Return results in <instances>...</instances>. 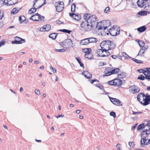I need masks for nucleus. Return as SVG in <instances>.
Instances as JSON below:
<instances>
[{"label":"nucleus","mask_w":150,"mask_h":150,"mask_svg":"<svg viewBox=\"0 0 150 150\" xmlns=\"http://www.w3.org/2000/svg\"><path fill=\"white\" fill-rule=\"evenodd\" d=\"M85 20L81 24L80 30L83 31H88L92 27L97 25L98 23V18L95 15L91 16L90 14L86 13L83 16Z\"/></svg>","instance_id":"f257e3e1"},{"label":"nucleus","mask_w":150,"mask_h":150,"mask_svg":"<svg viewBox=\"0 0 150 150\" xmlns=\"http://www.w3.org/2000/svg\"><path fill=\"white\" fill-rule=\"evenodd\" d=\"M137 99L142 104L145 106L150 103V95L147 93L145 95L143 93H140L137 95Z\"/></svg>","instance_id":"f03ea898"},{"label":"nucleus","mask_w":150,"mask_h":150,"mask_svg":"<svg viewBox=\"0 0 150 150\" xmlns=\"http://www.w3.org/2000/svg\"><path fill=\"white\" fill-rule=\"evenodd\" d=\"M100 46H104L105 50H111L114 48L115 45L110 40H105L102 42L100 45Z\"/></svg>","instance_id":"7ed1b4c3"},{"label":"nucleus","mask_w":150,"mask_h":150,"mask_svg":"<svg viewBox=\"0 0 150 150\" xmlns=\"http://www.w3.org/2000/svg\"><path fill=\"white\" fill-rule=\"evenodd\" d=\"M119 69L116 68L113 69V68L110 67L106 68L104 71L105 74L103 76V77L108 76L112 74H114L119 72Z\"/></svg>","instance_id":"20e7f679"},{"label":"nucleus","mask_w":150,"mask_h":150,"mask_svg":"<svg viewBox=\"0 0 150 150\" xmlns=\"http://www.w3.org/2000/svg\"><path fill=\"white\" fill-rule=\"evenodd\" d=\"M137 3L138 6L140 8H143L146 10L150 9L149 3L146 2L144 0H138Z\"/></svg>","instance_id":"39448f33"},{"label":"nucleus","mask_w":150,"mask_h":150,"mask_svg":"<svg viewBox=\"0 0 150 150\" xmlns=\"http://www.w3.org/2000/svg\"><path fill=\"white\" fill-rule=\"evenodd\" d=\"M110 23L109 20L106 21L105 22V23L106 24L105 26H103V25H102L101 23L99 22L96 25V28L98 30H104L111 25Z\"/></svg>","instance_id":"423d86ee"},{"label":"nucleus","mask_w":150,"mask_h":150,"mask_svg":"<svg viewBox=\"0 0 150 150\" xmlns=\"http://www.w3.org/2000/svg\"><path fill=\"white\" fill-rule=\"evenodd\" d=\"M59 44L62 47L66 48L70 47L72 46V41L70 39H67L63 42L59 43Z\"/></svg>","instance_id":"0eeeda50"},{"label":"nucleus","mask_w":150,"mask_h":150,"mask_svg":"<svg viewBox=\"0 0 150 150\" xmlns=\"http://www.w3.org/2000/svg\"><path fill=\"white\" fill-rule=\"evenodd\" d=\"M112 28V29H110L109 33L110 35L112 36H115L118 35L120 33V28L116 26Z\"/></svg>","instance_id":"6e6552de"},{"label":"nucleus","mask_w":150,"mask_h":150,"mask_svg":"<svg viewBox=\"0 0 150 150\" xmlns=\"http://www.w3.org/2000/svg\"><path fill=\"white\" fill-rule=\"evenodd\" d=\"M140 145L142 147H143L144 145H146L150 144V139H146L145 137L142 135V138L140 141Z\"/></svg>","instance_id":"1a4fd4ad"},{"label":"nucleus","mask_w":150,"mask_h":150,"mask_svg":"<svg viewBox=\"0 0 150 150\" xmlns=\"http://www.w3.org/2000/svg\"><path fill=\"white\" fill-rule=\"evenodd\" d=\"M36 2L37 3L38 5H40L37 8H39L45 4L46 3V1L45 0H35L33 1V7L34 6V5Z\"/></svg>","instance_id":"9d476101"},{"label":"nucleus","mask_w":150,"mask_h":150,"mask_svg":"<svg viewBox=\"0 0 150 150\" xmlns=\"http://www.w3.org/2000/svg\"><path fill=\"white\" fill-rule=\"evenodd\" d=\"M129 89L130 91L133 94L137 93L140 91L139 88L137 86L135 85L131 86Z\"/></svg>","instance_id":"9b49d317"},{"label":"nucleus","mask_w":150,"mask_h":150,"mask_svg":"<svg viewBox=\"0 0 150 150\" xmlns=\"http://www.w3.org/2000/svg\"><path fill=\"white\" fill-rule=\"evenodd\" d=\"M30 18L33 21H39L42 20L41 16L38 13L35 15L32 16Z\"/></svg>","instance_id":"f8f14e48"},{"label":"nucleus","mask_w":150,"mask_h":150,"mask_svg":"<svg viewBox=\"0 0 150 150\" xmlns=\"http://www.w3.org/2000/svg\"><path fill=\"white\" fill-rule=\"evenodd\" d=\"M101 49H99L96 50V53L98 54V55L99 57H105V55L104 54H103V53H104V46H100Z\"/></svg>","instance_id":"ddd939ff"},{"label":"nucleus","mask_w":150,"mask_h":150,"mask_svg":"<svg viewBox=\"0 0 150 150\" xmlns=\"http://www.w3.org/2000/svg\"><path fill=\"white\" fill-rule=\"evenodd\" d=\"M6 4L7 6H11L14 5L18 2V0H5Z\"/></svg>","instance_id":"4468645a"},{"label":"nucleus","mask_w":150,"mask_h":150,"mask_svg":"<svg viewBox=\"0 0 150 150\" xmlns=\"http://www.w3.org/2000/svg\"><path fill=\"white\" fill-rule=\"evenodd\" d=\"M110 101L114 105H119L121 102L120 100L117 99L110 97L109 98Z\"/></svg>","instance_id":"2eb2a0df"},{"label":"nucleus","mask_w":150,"mask_h":150,"mask_svg":"<svg viewBox=\"0 0 150 150\" xmlns=\"http://www.w3.org/2000/svg\"><path fill=\"white\" fill-rule=\"evenodd\" d=\"M82 75L87 79H90L92 77V75L88 71H84L82 73Z\"/></svg>","instance_id":"dca6fc26"},{"label":"nucleus","mask_w":150,"mask_h":150,"mask_svg":"<svg viewBox=\"0 0 150 150\" xmlns=\"http://www.w3.org/2000/svg\"><path fill=\"white\" fill-rule=\"evenodd\" d=\"M114 81H115V86H121L122 83V80L119 79H115Z\"/></svg>","instance_id":"f3484780"},{"label":"nucleus","mask_w":150,"mask_h":150,"mask_svg":"<svg viewBox=\"0 0 150 150\" xmlns=\"http://www.w3.org/2000/svg\"><path fill=\"white\" fill-rule=\"evenodd\" d=\"M90 43L89 40L88 38H86L82 40L80 42L81 45H87Z\"/></svg>","instance_id":"a211bd4d"},{"label":"nucleus","mask_w":150,"mask_h":150,"mask_svg":"<svg viewBox=\"0 0 150 150\" xmlns=\"http://www.w3.org/2000/svg\"><path fill=\"white\" fill-rule=\"evenodd\" d=\"M55 6L56 7L57 11L58 12H61L63 9L64 6H58L57 4H55Z\"/></svg>","instance_id":"6ab92c4d"},{"label":"nucleus","mask_w":150,"mask_h":150,"mask_svg":"<svg viewBox=\"0 0 150 150\" xmlns=\"http://www.w3.org/2000/svg\"><path fill=\"white\" fill-rule=\"evenodd\" d=\"M69 15L70 16L72 17L74 19L76 20L77 21L79 20L80 19L78 15L74 13H70Z\"/></svg>","instance_id":"aec40b11"},{"label":"nucleus","mask_w":150,"mask_h":150,"mask_svg":"<svg viewBox=\"0 0 150 150\" xmlns=\"http://www.w3.org/2000/svg\"><path fill=\"white\" fill-rule=\"evenodd\" d=\"M146 29V27L145 26H143L137 28V30L140 33L144 31Z\"/></svg>","instance_id":"412c9836"},{"label":"nucleus","mask_w":150,"mask_h":150,"mask_svg":"<svg viewBox=\"0 0 150 150\" xmlns=\"http://www.w3.org/2000/svg\"><path fill=\"white\" fill-rule=\"evenodd\" d=\"M126 74L123 72H122L118 74L117 77L119 78H123L126 76Z\"/></svg>","instance_id":"4be33fe9"},{"label":"nucleus","mask_w":150,"mask_h":150,"mask_svg":"<svg viewBox=\"0 0 150 150\" xmlns=\"http://www.w3.org/2000/svg\"><path fill=\"white\" fill-rule=\"evenodd\" d=\"M149 13L150 12H149L147 11H142L139 12L138 13V14L141 16H144L146 15L147 14H149Z\"/></svg>","instance_id":"5701e85b"},{"label":"nucleus","mask_w":150,"mask_h":150,"mask_svg":"<svg viewBox=\"0 0 150 150\" xmlns=\"http://www.w3.org/2000/svg\"><path fill=\"white\" fill-rule=\"evenodd\" d=\"M150 129V125L149 124H147L144 125L143 129H142V131H148Z\"/></svg>","instance_id":"b1692460"},{"label":"nucleus","mask_w":150,"mask_h":150,"mask_svg":"<svg viewBox=\"0 0 150 150\" xmlns=\"http://www.w3.org/2000/svg\"><path fill=\"white\" fill-rule=\"evenodd\" d=\"M88 40H89L90 43L96 42L98 41V39L94 37H91L88 38Z\"/></svg>","instance_id":"393cba45"},{"label":"nucleus","mask_w":150,"mask_h":150,"mask_svg":"<svg viewBox=\"0 0 150 150\" xmlns=\"http://www.w3.org/2000/svg\"><path fill=\"white\" fill-rule=\"evenodd\" d=\"M15 40H16L17 41H19L18 42L21 43V44L22 43V41H24L25 42V40L24 39H22L18 37H16L15 38Z\"/></svg>","instance_id":"a878e982"},{"label":"nucleus","mask_w":150,"mask_h":150,"mask_svg":"<svg viewBox=\"0 0 150 150\" xmlns=\"http://www.w3.org/2000/svg\"><path fill=\"white\" fill-rule=\"evenodd\" d=\"M85 57L86 58H87L89 59H91L93 57V55L91 54V53H88L86 54H85Z\"/></svg>","instance_id":"bb28decb"},{"label":"nucleus","mask_w":150,"mask_h":150,"mask_svg":"<svg viewBox=\"0 0 150 150\" xmlns=\"http://www.w3.org/2000/svg\"><path fill=\"white\" fill-rule=\"evenodd\" d=\"M78 63L79 64L80 66L83 67L84 68V66L83 63L81 62V59L80 58H77V57H75Z\"/></svg>","instance_id":"cd10ccee"},{"label":"nucleus","mask_w":150,"mask_h":150,"mask_svg":"<svg viewBox=\"0 0 150 150\" xmlns=\"http://www.w3.org/2000/svg\"><path fill=\"white\" fill-rule=\"evenodd\" d=\"M57 36V34L56 33H52L49 35V37L51 38L53 40L55 39Z\"/></svg>","instance_id":"c85d7f7f"},{"label":"nucleus","mask_w":150,"mask_h":150,"mask_svg":"<svg viewBox=\"0 0 150 150\" xmlns=\"http://www.w3.org/2000/svg\"><path fill=\"white\" fill-rule=\"evenodd\" d=\"M83 52L85 53H91V48H86L82 49Z\"/></svg>","instance_id":"c756f323"},{"label":"nucleus","mask_w":150,"mask_h":150,"mask_svg":"<svg viewBox=\"0 0 150 150\" xmlns=\"http://www.w3.org/2000/svg\"><path fill=\"white\" fill-rule=\"evenodd\" d=\"M37 8H35L34 7L30 9L28 11V13L30 14H32L33 13L35 12Z\"/></svg>","instance_id":"7c9ffc66"},{"label":"nucleus","mask_w":150,"mask_h":150,"mask_svg":"<svg viewBox=\"0 0 150 150\" xmlns=\"http://www.w3.org/2000/svg\"><path fill=\"white\" fill-rule=\"evenodd\" d=\"M25 17L23 16H21L19 18V20L21 23L23 22L25 20Z\"/></svg>","instance_id":"2f4dec72"},{"label":"nucleus","mask_w":150,"mask_h":150,"mask_svg":"<svg viewBox=\"0 0 150 150\" xmlns=\"http://www.w3.org/2000/svg\"><path fill=\"white\" fill-rule=\"evenodd\" d=\"M44 28H45L46 31H48L51 28V27L50 25H47L44 26Z\"/></svg>","instance_id":"473e14b6"},{"label":"nucleus","mask_w":150,"mask_h":150,"mask_svg":"<svg viewBox=\"0 0 150 150\" xmlns=\"http://www.w3.org/2000/svg\"><path fill=\"white\" fill-rule=\"evenodd\" d=\"M19 10H18L16 8H15L13 9L11 11V13L13 14H16V13H17Z\"/></svg>","instance_id":"72a5a7b5"},{"label":"nucleus","mask_w":150,"mask_h":150,"mask_svg":"<svg viewBox=\"0 0 150 150\" xmlns=\"http://www.w3.org/2000/svg\"><path fill=\"white\" fill-rule=\"evenodd\" d=\"M71 12L73 13L75 11V4L74 3H73L71 6Z\"/></svg>","instance_id":"f704fd0d"},{"label":"nucleus","mask_w":150,"mask_h":150,"mask_svg":"<svg viewBox=\"0 0 150 150\" xmlns=\"http://www.w3.org/2000/svg\"><path fill=\"white\" fill-rule=\"evenodd\" d=\"M104 50V53H105L106 54H104L105 55V57L107 56L110 55V52L108 51V50Z\"/></svg>","instance_id":"c9c22d12"},{"label":"nucleus","mask_w":150,"mask_h":150,"mask_svg":"<svg viewBox=\"0 0 150 150\" xmlns=\"http://www.w3.org/2000/svg\"><path fill=\"white\" fill-rule=\"evenodd\" d=\"M60 31L62 32H63L64 33H67L69 34L71 32V31L69 30H67V29H61L60 30Z\"/></svg>","instance_id":"e433bc0d"},{"label":"nucleus","mask_w":150,"mask_h":150,"mask_svg":"<svg viewBox=\"0 0 150 150\" xmlns=\"http://www.w3.org/2000/svg\"><path fill=\"white\" fill-rule=\"evenodd\" d=\"M142 48L140 50L139 53H138V55H139V53H140L142 51L145 50L147 48V46H144L142 47Z\"/></svg>","instance_id":"4c0bfd02"},{"label":"nucleus","mask_w":150,"mask_h":150,"mask_svg":"<svg viewBox=\"0 0 150 150\" xmlns=\"http://www.w3.org/2000/svg\"><path fill=\"white\" fill-rule=\"evenodd\" d=\"M139 41L138 43L140 47H142L144 46L145 43L142 41H140L139 40H138Z\"/></svg>","instance_id":"58836bf2"},{"label":"nucleus","mask_w":150,"mask_h":150,"mask_svg":"<svg viewBox=\"0 0 150 150\" xmlns=\"http://www.w3.org/2000/svg\"><path fill=\"white\" fill-rule=\"evenodd\" d=\"M144 123H142L141 124H140L139 125L138 127H137V130H139L141 129H142L143 127V128L144 126Z\"/></svg>","instance_id":"ea45409f"},{"label":"nucleus","mask_w":150,"mask_h":150,"mask_svg":"<svg viewBox=\"0 0 150 150\" xmlns=\"http://www.w3.org/2000/svg\"><path fill=\"white\" fill-rule=\"evenodd\" d=\"M133 61L135 62H136L137 63H143V61L137 59L135 58L132 59Z\"/></svg>","instance_id":"a19ab883"},{"label":"nucleus","mask_w":150,"mask_h":150,"mask_svg":"<svg viewBox=\"0 0 150 150\" xmlns=\"http://www.w3.org/2000/svg\"><path fill=\"white\" fill-rule=\"evenodd\" d=\"M55 51H57L59 52H63L66 51V50L64 48H62L61 49H56L54 50Z\"/></svg>","instance_id":"79ce46f5"},{"label":"nucleus","mask_w":150,"mask_h":150,"mask_svg":"<svg viewBox=\"0 0 150 150\" xmlns=\"http://www.w3.org/2000/svg\"><path fill=\"white\" fill-rule=\"evenodd\" d=\"M138 79L143 80L145 79V77L142 75H139L137 78Z\"/></svg>","instance_id":"37998d69"},{"label":"nucleus","mask_w":150,"mask_h":150,"mask_svg":"<svg viewBox=\"0 0 150 150\" xmlns=\"http://www.w3.org/2000/svg\"><path fill=\"white\" fill-rule=\"evenodd\" d=\"M108 84L110 85L115 86V81H114V79L113 80L108 81Z\"/></svg>","instance_id":"c03bdc74"},{"label":"nucleus","mask_w":150,"mask_h":150,"mask_svg":"<svg viewBox=\"0 0 150 150\" xmlns=\"http://www.w3.org/2000/svg\"><path fill=\"white\" fill-rule=\"evenodd\" d=\"M96 86L97 87L99 88L101 90L103 89V87L99 83H98L96 84Z\"/></svg>","instance_id":"a18cd8bd"},{"label":"nucleus","mask_w":150,"mask_h":150,"mask_svg":"<svg viewBox=\"0 0 150 150\" xmlns=\"http://www.w3.org/2000/svg\"><path fill=\"white\" fill-rule=\"evenodd\" d=\"M110 8L109 7H107L105 9L104 12L106 13H108L110 11Z\"/></svg>","instance_id":"49530a36"},{"label":"nucleus","mask_w":150,"mask_h":150,"mask_svg":"<svg viewBox=\"0 0 150 150\" xmlns=\"http://www.w3.org/2000/svg\"><path fill=\"white\" fill-rule=\"evenodd\" d=\"M55 4H57V5L59 6H63L64 5V2L63 1L56 2Z\"/></svg>","instance_id":"de8ad7c7"},{"label":"nucleus","mask_w":150,"mask_h":150,"mask_svg":"<svg viewBox=\"0 0 150 150\" xmlns=\"http://www.w3.org/2000/svg\"><path fill=\"white\" fill-rule=\"evenodd\" d=\"M6 1L4 0V1L3 0H0V7L3 4H6Z\"/></svg>","instance_id":"09e8293b"},{"label":"nucleus","mask_w":150,"mask_h":150,"mask_svg":"<svg viewBox=\"0 0 150 150\" xmlns=\"http://www.w3.org/2000/svg\"><path fill=\"white\" fill-rule=\"evenodd\" d=\"M116 147L117 148V150H121V145L120 144H117L116 146Z\"/></svg>","instance_id":"8fccbe9b"},{"label":"nucleus","mask_w":150,"mask_h":150,"mask_svg":"<svg viewBox=\"0 0 150 150\" xmlns=\"http://www.w3.org/2000/svg\"><path fill=\"white\" fill-rule=\"evenodd\" d=\"M110 115L111 116H112L114 118H115L116 117L115 113V112L113 111H112L110 113Z\"/></svg>","instance_id":"3c124183"},{"label":"nucleus","mask_w":150,"mask_h":150,"mask_svg":"<svg viewBox=\"0 0 150 150\" xmlns=\"http://www.w3.org/2000/svg\"><path fill=\"white\" fill-rule=\"evenodd\" d=\"M50 69L52 70V72L54 73H56V69L55 68L53 67L52 66H51L50 67Z\"/></svg>","instance_id":"603ef678"},{"label":"nucleus","mask_w":150,"mask_h":150,"mask_svg":"<svg viewBox=\"0 0 150 150\" xmlns=\"http://www.w3.org/2000/svg\"><path fill=\"white\" fill-rule=\"evenodd\" d=\"M35 93L36 94L38 95H39L40 93V91L38 89H36L35 90Z\"/></svg>","instance_id":"864d4df0"},{"label":"nucleus","mask_w":150,"mask_h":150,"mask_svg":"<svg viewBox=\"0 0 150 150\" xmlns=\"http://www.w3.org/2000/svg\"><path fill=\"white\" fill-rule=\"evenodd\" d=\"M5 43V41L4 40H2L0 42V47L2 45H4Z\"/></svg>","instance_id":"5fc2aeb1"},{"label":"nucleus","mask_w":150,"mask_h":150,"mask_svg":"<svg viewBox=\"0 0 150 150\" xmlns=\"http://www.w3.org/2000/svg\"><path fill=\"white\" fill-rule=\"evenodd\" d=\"M129 144L130 146L131 147H133L134 146V143L133 142H129Z\"/></svg>","instance_id":"6e6d98bb"},{"label":"nucleus","mask_w":150,"mask_h":150,"mask_svg":"<svg viewBox=\"0 0 150 150\" xmlns=\"http://www.w3.org/2000/svg\"><path fill=\"white\" fill-rule=\"evenodd\" d=\"M19 41H17L16 40H15V41H13L12 42V43L13 44H21V43L20 42H18Z\"/></svg>","instance_id":"4d7b16f0"},{"label":"nucleus","mask_w":150,"mask_h":150,"mask_svg":"<svg viewBox=\"0 0 150 150\" xmlns=\"http://www.w3.org/2000/svg\"><path fill=\"white\" fill-rule=\"evenodd\" d=\"M38 29L40 31H45L46 30H45V28H44V26L42 28H38Z\"/></svg>","instance_id":"13d9d810"},{"label":"nucleus","mask_w":150,"mask_h":150,"mask_svg":"<svg viewBox=\"0 0 150 150\" xmlns=\"http://www.w3.org/2000/svg\"><path fill=\"white\" fill-rule=\"evenodd\" d=\"M132 113L133 114L135 115H138V114H142V112H136L133 111Z\"/></svg>","instance_id":"bf43d9fd"},{"label":"nucleus","mask_w":150,"mask_h":150,"mask_svg":"<svg viewBox=\"0 0 150 150\" xmlns=\"http://www.w3.org/2000/svg\"><path fill=\"white\" fill-rule=\"evenodd\" d=\"M64 117V115H62V114L61 115H59L58 116H56V117L57 118H58L59 117Z\"/></svg>","instance_id":"052dcab7"},{"label":"nucleus","mask_w":150,"mask_h":150,"mask_svg":"<svg viewBox=\"0 0 150 150\" xmlns=\"http://www.w3.org/2000/svg\"><path fill=\"white\" fill-rule=\"evenodd\" d=\"M56 23L58 24H61L62 23V22L59 20H57L56 21Z\"/></svg>","instance_id":"680f3d73"},{"label":"nucleus","mask_w":150,"mask_h":150,"mask_svg":"<svg viewBox=\"0 0 150 150\" xmlns=\"http://www.w3.org/2000/svg\"><path fill=\"white\" fill-rule=\"evenodd\" d=\"M142 133L145 134L147 136L149 134V133H148L147 131H142Z\"/></svg>","instance_id":"e2e57ef3"},{"label":"nucleus","mask_w":150,"mask_h":150,"mask_svg":"<svg viewBox=\"0 0 150 150\" xmlns=\"http://www.w3.org/2000/svg\"><path fill=\"white\" fill-rule=\"evenodd\" d=\"M111 57H112V58L114 59H115L117 58V56L116 55H113L111 56Z\"/></svg>","instance_id":"0e129e2a"},{"label":"nucleus","mask_w":150,"mask_h":150,"mask_svg":"<svg viewBox=\"0 0 150 150\" xmlns=\"http://www.w3.org/2000/svg\"><path fill=\"white\" fill-rule=\"evenodd\" d=\"M142 135H143V136L144 137H145V138H146V139H147L146 138H147V136L145 134L143 133H142L141 138H142Z\"/></svg>","instance_id":"69168bd1"},{"label":"nucleus","mask_w":150,"mask_h":150,"mask_svg":"<svg viewBox=\"0 0 150 150\" xmlns=\"http://www.w3.org/2000/svg\"><path fill=\"white\" fill-rule=\"evenodd\" d=\"M145 78L146 79H148V80H149V75H146L145 76Z\"/></svg>","instance_id":"338daca9"},{"label":"nucleus","mask_w":150,"mask_h":150,"mask_svg":"<svg viewBox=\"0 0 150 150\" xmlns=\"http://www.w3.org/2000/svg\"><path fill=\"white\" fill-rule=\"evenodd\" d=\"M122 55L123 56L125 57H126V56H128V55L126 53L124 52L122 53Z\"/></svg>","instance_id":"774afa93"}]
</instances>
